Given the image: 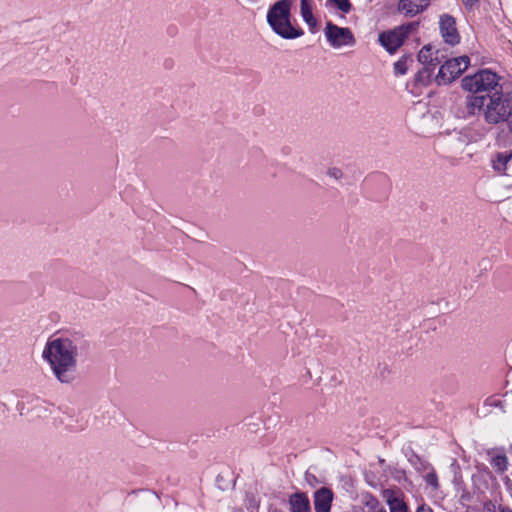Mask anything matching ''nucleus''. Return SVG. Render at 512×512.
I'll return each instance as SVG.
<instances>
[{
  "label": "nucleus",
  "instance_id": "obj_19",
  "mask_svg": "<svg viewBox=\"0 0 512 512\" xmlns=\"http://www.w3.org/2000/svg\"><path fill=\"white\" fill-rule=\"evenodd\" d=\"M327 175L329 178L338 181L343 178V171L338 167H330L327 170Z\"/></svg>",
  "mask_w": 512,
  "mask_h": 512
},
{
  "label": "nucleus",
  "instance_id": "obj_7",
  "mask_svg": "<svg viewBox=\"0 0 512 512\" xmlns=\"http://www.w3.org/2000/svg\"><path fill=\"white\" fill-rule=\"evenodd\" d=\"M415 29V24L401 25L391 31L379 35L381 45L390 53L396 51L404 42L407 35Z\"/></svg>",
  "mask_w": 512,
  "mask_h": 512
},
{
  "label": "nucleus",
  "instance_id": "obj_20",
  "mask_svg": "<svg viewBox=\"0 0 512 512\" xmlns=\"http://www.w3.org/2000/svg\"><path fill=\"white\" fill-rule=\"evenodd\" d=\"M484 512H512V511L508 508L496 506V505L490 503L485 506Z\"/></svg>",
  "mask_w": 512,
  "mask_h": 512
},
{
  "label": "nucleus",
  "instance_id": "obj_8",
  "mask_svg": "<svg viewBox=\"0 0 512 512\" xmlns=\"http://www.w3.org/2000/svg\"><path fill=\"white\" fill-rule=\"evenodd\" d=\"M440 32L447 44L456 45L460 41V35L456 28L455 19L449 15L440 17Z\"/></svg>",
  "mask_w": 512,
  "mask_h": 512
},
{
  "label": "nucleus",
  "instance_id": "obj_16",
  "mask_svg": "<svg viewBox=\"0 0 512 512\" xmlns=\"http://www.w3.org/2000/svg\"><path fill=\"white\" fill-rule=\"evenodd\" d=\"M491 465L498 473H503L508 466V459L503 454H496L491 459Z\"/></svg>",
  "mask_w": 512,
  "mask_h": 512
},
{
  "label": "nucleus",
  "instance_id": "obj_13",
  "mask_svg": "<svg viewBox=\"0 0 512 512\" xmlns=\"http://www.w3.org/2000/svg\"><path fill=\"white\" fill-rule=\"evenodd\" d=\"M291 512H310V503L305 493L297 492L290 496Z\"/></svg>",
  "mask_w": 512,
  "mask_h": 512
},
{
  "label": "nucleus",
  "instance_id": "obj_9",
  "mask_svg": "<svg viewBox=\"0 0 512 512\" xmlns=\"http://www.w3.org/2000/svg\"><path fill=\"white\" fill-rule=\"evenodd\" d=\"M383 497L389 507L390 512H408V506L404 501L401 491L393 489H385Z\"/></svg>",
  "mask_w": 512,
  "mask_h": 512
},
{
  "label": "nucleus",
  "instance_id": "obj_21",
  "mask_svg": "<svg viewBox=\"0 0 512 512\" xmlns=\"http://www.w3.org/2000/svg\"><path fill=\"white\" fill-rule=\"evenodd\" d=\"M426 482L433 488L438 487L437 475L434 472H430L426 475Z\"/></svg>",
  "mask_w": 512,
  "mask_h": 512
},
{
  "label": "nucleus",
  "instance_id": "obj_1",
  "mask_svg": "<svg viewBox=\"0 0 512 512\" xmlns=\"http://www.w3.org/2000/svg\"><path fill=\"white\" fill-rule=\"evenodd\" d=\"M53 377L63 385H72L78 379L81 357L80 343L68 336L50 337L41 353Z\"/></svg>",
  "mask_w": 512,
  "mask_h": 512
},
{
  "label": "nucleus",
  "instance_id": "obj_6",
  "mask_svg": "<svg viewBox=\"0 0 512 512\" xmlns=\"http://www.w3.org/2000/svg\"><path fill=\"white\" fill-rule=\"evenodd\" d=\"M469 63L467 56L445 60L439 69L436 81L438 84H449L468 68Z\"/></svg>",
  "mask_w": 512,
  "mask_h": 512
},
{
  "label": "nucleus",
  "instance_id": "obj_2",
  "mask_svg": "<svg viewBox=\"0 0 512 512\" xmlns=\"http://www.w3.org/2000/svg\"><path fill=\"white\" fill-rule=\"evenodd\" d=\"M466 106L472 115L483 112L486 122L497 124L504 122L512 114V99L501 93L491 96H470Z\"/></svg>",
  "mask_w": 512,
  "mask_h": 512
},
{
  "label": "nucleus",
  "instance_id": "obj_3",
  "mask_svg": "<svg viewBox=\"0 0 512 512\" xmlns=\"http://www.w3.org/2000/svg\"><path fill=\"white\" fill-rule=\"evenodd\" d=\"M291 0H280L274 3L267 13V21L273 31L285 39H295L303 31L292 25L290 20Z\"/></svg>",
  "mask_w": 512,
  "mask_h": 512
},
{
  "label": "nucleus",
  "instance_id": "obj_10",
  "mask_svg": "<svg viewBox=\"0 0 512 512\" xmlns=\"http://www.w3.org/2000/svg\"><path fill=\"white\" fill-rule=\"evenodd\" d=\"M444 58L445 55L441 51H433L431 46H424L418 53L419 62L433 67L442 63Z\"/></svg>",
  "mask_w": 512,
  "mask_h": 512
},
{
  "label": "nucleus",
  "instance_id": "obj_11",
  "mask_svg": "<svg viewBox=\"0 0 512 512\" xmlns=\"http://www.w3.org/2000/svg\"><path fill=\"white\" fill-rule=\"evenodd\" d=\"M430 0H400L399 11L407 16H415L429 5Z\"/></svg>",
  "mask_w": 512,
  "mask_h": 512
},
{
  "label": "nucleus",
  "instance_id": "obj_12",
  "mask_svg": "<svg viewBox=\"0 0 512 512\" xmlns=\"http://www.w3.org/2000/svg\"><path fill=\"white\" fill-rule=\"evenodd\" d=\"M333 494L327 488H321L315 493L314 505L316 512H330Z\"/></svg>",
  "mask_w": 512,
  "mask_h": 512
},
{
  "label": "nucleus",
  "instance_id": "obj_15",
  "mask_svg": "<svg viewBox=\"0 0 512 512\" xmlns=\"http://www.w3.org/2000/svg\"><path fill=\"white\" fill-rule=\"evenodd\" d=\"M512 160V151L500 153L497 156V159L494 161V169L499 172H504L508 170V163Z\"/></svg>",
  "mask_w": 512,
  "mask_h": 512
},
{
  "label": "nucleus",
  "instance_id": "obj_17",
  "mask_svg": "<svg viewBox=\"0 0 512 512\" xmlns=\"http://www.w3.org/2000/svg\"><path fill=\"white\" fill-rule=\"evenodd\" d=\"M413 63L411 56H404L394 64V71L397 75H403L408 70L409 64Z\"/></svg>",
  "mask_w": 512,
  "mask_h": 512
},
{
  "label": "nucleus",
  "instance_id": "obj_23",
  "mask_svg": "<svg viewBox=\"0 0 512 512\" xmlns=\"http://www.w3.org/2000/svg\"><path fill=\"white\" fill-rule=\"evenodd\" d=\"M416 512H433L429 506L421 505L417 508Z\"/></svg>",
  "mask_w": 512,
  "mask_h": 512
},
{
  "label": "nucleus",
  "instance_id": "obj_14",
  "mask_svg": "<svg viewBox=\"0 0 512 512\" xmlns=\"http://www.w3.org/2000/svg\"><path fill=\"white\" fill-rule=\"evenodd\" d=\"M301 16L303 20L311 27L316 26V19L312 13V7L309 0H301Z\"/></svg>",
  "mask_w": 512,
  "mask_h": 512
},
{
  "label": "nucleus",
  "instance_id": "obj_22",
  "mask_svg": "<svg viewBox=\"0 0 512 512\" xmlns=\"http://www.w3.org/2000/svg\"><path fill=\"white\" fill-rule=\"evenodd\" d=\"M373 512H387L385 508L380 507L376 500H372L370 503Z\"/></svg>",
  "mask_w": 512,
  "mask_h": 512
},
{
  "label": "nucleus",
  "instance_id": "obj_18",
  "mask_svg": "<svg viewBox=\"0 0 512 512\" xmlns=\"http://www.w3.org/2000/svg\"><path fill=\"white\" fill-rule=\"evenodd\" d=\"M328 3L343 14L349 13L352 9V4L349 0H328Z\"/></svg>",
  "mask_w": 512,
  "mask_h": 512
},
{
  "label": "nucleus",
  "instance_id": "obj_4",
  "mask_svg": "<svg viewBox=\"0 0 512 512\" xmlns=\"http://www.w3.org/2000/svg\"><path fill=\"white\" fill-rule=\"evenodd\" d=\"M499 80L500 78L495 72L489 69H482L473 75L465 76L461 81V85L465 91L478 94L496 90L499 86Z\"/></svg>",
  "mask_w": 512,
  "mask_h": 512
},
{
  "label": "nucleus",
  "instance_id": "obj_5",
  "mask_svg": "<svg viewBox=\"0 0 512 512\" xmlns=\"http://www.w3.org/2000/svg\"><path fill=\"white\" fill-rule=\"evenodd\" d=\"M328 44L335 50H346L353 48L356 38L348 27H340L332 21H327L323 30Z\"/></svg>",
  "mask_w": 512,
  "mask_h": 512
}]
</instances>
